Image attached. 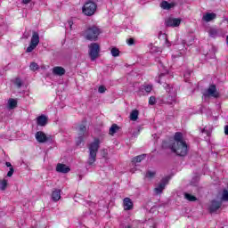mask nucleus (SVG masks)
Returning a JSON list of instances; mask_svg holds the SVG:
<instances>
[{
    "instance_id": "1",
    "label": "nucleus",
    "mask_w": 228,
    "mask_h": 228,
    "mask_svg": "<svg viewBox=\"0 0 228 228\" xmlns=\"http://www.w3.org/2000/svg\"><path fill=\"white\" fill-rule=\"evenodd\" d=\"M175 142L169 144V149L177 156H186L188 154V144L183 139V133L176 132L174 136Z\"/></svg>"
},
{
    "instance_id": "2",
    "label": "nucleus",
    "mask_w": 228,
    "mask_h": 228,
    "mask_svg": "<svg viewBox=\"0 0 228 228\" xmlns=\"http://www.w3.org/2000/svg\"><path fill=\"white\" fill-rule=\"evenodd\" d=\"M101 33L102 32L98 26L91 25L82 32V37L90 42H96V40L99 39V35H101Z\"/></svg>"
},
{
    "instance_id": "3",
    "label": "nucleus",
    "mask_w": 228,
    "mask_h": 228,
    "mask_svg": "<svg viewBox=\"0 0 228 228\" xmlns=\"http://www.w3.org/2000/svg\"><path fill=\"white\" fill-rule=\"evenodd\" d=\"M99 145L101 141L99 138H95L94 141L89 144V158L87 160L88 165H94L97 160V152L99 151Z\"/></svg>"
},
{
    "instance_id": "4",
    "label": "nucleus",
    "mask_w": 228,
    "mask_h": 228,
    "mask_svg": "<svg viewBox=\"0 0 228 228\" xmlns=\"http://www.w3.org/2000/svg\"><path fill=\"white\" fill-rule=\"evenodd\" d=\"M82 12L87 17H92V15H94L95 12H97V4L94 2L86 3L82 8Z\"/></svg>"
},
{
    "instance_id": "5",
    "label": "nucleus",
    "mask_w": 228,
    "mask_h": 228,
    "mask_svg": "<svg viewBox=\"0 0 228 228\" xmlns=\"http://www.w3.org/2000/svg\"><path fill=\"white\" fill-rule=\"evenodd\" d=\"M38 44H40V36L38 35V32H33L30 44L28 47H27L26 53H33V51L37 49Z\"/></svg>"
},
{
    "instance_id": "6",
    "label": "nucleus",
    "mask_w": 228,
    "mask_h": 228,
    "mask_svg": "<svg viewBox=\"0 0 228 228\" xmlns=\"http://www.w3.org/2000/svg\"><path fill=\"white\" fill-rule=\"evenodd\" d=\"M89 48V56L92 61H94L99 58V53L101 52V46L97 43H92L88 46Z\"/></svg>"
},
{
    "instance_id": "7",
    "label": "nucleus",
    "mask_w": 228,
    "mask_h": 228,
    "mask_svg": "<svg viewBox=\"0 0 228 228\" xmlns=\"http://www.w3.org/2000/svg\"><path fill=\"white\" fill-rule=\"evenodd\" d=\"M220 94L216 91V86L211 85L203 94L204 97H214L218 98Z\"/></svg>"
},
{
    "instance_id": "8",
    "label": "nucleus",
    "mask_w": 228,
    "mask_h": 228,
    "mask_svg": "<svg viewBox=\"0 0 228 228\" xmlns=\"http://www.w3.org/2000/svg\"><path fill=\"white\" fill-rule=\"evenodd\" d=\"M164 88L167 90V94H169V101H167L168 104H172L173 102H175V93L172 92V90H174L172 86L168 85L167 83H165Z\"/></svg>"
},
{
    "instance_id": "9",
    "label": "nucleus",
    "mask_w": 228,
    "mask_h": 228,
    "mask_svg": "<svg viewBox=\"0 0 228 228\" xmlns=\"http://www.w3.org/2000/svg\"><path fill=\"white\" fill-rule=\"evenodd\" d=\"M166 26H167L168 28H178V26H181V19L168 18L166 20Z\"/></svg>"
},
{
    "instance_id": "10",
    "label": "nucleus",
    "mask_w": 228,
    "mask_h": 228,
    "mask_svg": "<svg viewBox=\"0 0 228 228\" xmlns=\"http://www.w3.org/2000/svg\"><path fill=\"white\" fill-rule=\"evenodd\" d=\"M78 138L77 140V145L83 143V136L86 134V125H80L78 126Z\"/></svg>"
},
{
    "instance_id": "11",
    "label": "nucleus",
    "mask_w": 228,
    "mask_h": 228,
    "mask_svg": "<svg viewBox=\"0 0 228 228\" xmlns=\"http://www.w3.org/2000/svg\"><path fill=\"white\" fill-rule=\"evenodd\" d=\"M168 183V178H164L160 182V184H159L157 187L154 189V192L156 195H161L163 193V190H165V186H167Z\"/></svg>"
},
{
    "instance_id": "12",
    "label": "nucleus",
    "mask_w": 228,
    "mask_h": 228,
    "mask_svg": "<svg viewBox=\"0 0 228 228\" xmlns=\"http://www.w3.org/2000/svg\"><path fill=\"white\" fill-rule=\"evenodd\" d=\"M37 142L38 143H45L47 140H49V137H47V134L42 131H38L35 134Z\"/></svg>"
},
{
    "instance_id": "13",
    "label": "nucleus",
    "mask_w": 228,
    "mask_h": 228,
    "mask_svg": "<svg viewBox=\"0 0 228 228\" xmlns=\"http://www.w3.org/2000/svg\"><path fill=\"white\" fill-rule=\"evenodd\" d=\"M56 172H59L60 174H69V172H70V167L65 164L59 163L56 167Z\"/></svg>"
},
{
    "instance_id": "14",
    "label": "nucleus",
    "mask_w": 228,
    "mask_h": 228,
    "mask_svg": "<svg viewBox=\"0 0 228 228\" xmlns=\"http://www.w3.org/2000/svg\"><path fill=\"white\" fill-rule=\"evenodd\" d=\"M220 208H222V201L212 200L211 205L209 207V211L210 213H215L218 211Z\"/></svg>"
},
{
    "instance_id": "15",
    "label": "nucleus",
    "mask_w": 228,
    "mask_h": 228,
    "mask_svg": "<svg viewBox=\"0 0 228 228\" xmlns=\"http://www.w3.org/2000/svg\"><path fill=\"white\" fill-rule=\"evenodd\" d=\"M152 92V86L151 85H144L139 88L138 94L139 95H145L146 94H151Z\"/></svg>"
},
{
    "instance_id": "16",
    "label": "nucleus",
    "mask_w": 228,
    "mask_h": 228,
    "mask_svg": "<svg viewBox=\"0 0 228 228\" xmlns=\"http://www.w3.org/2000/svg\"><path fill=\"white\" fill-rule=\"evenodd\" d=\"M123 206L125 211H131V209H133V200H131L129 198H125L123 200Z\"/></svg>"
},
{
    "instance_id": "17",
    "label": "nucleus",
    "mask_w": 228,
    "mask_h": 228,
    "mask_svg": "<svg viewBox=\"0 0 228 228\" xmlns=\"http://www.w3.org/2000/svg\"><path fill=\"white\" fill-rule=\"evenodd\" d=\"M215 19H216V14L214 12H207L202 17V20H205V22H211V20H215Z\"/></svg>"
},
{
    "instance_id": "18",
    "label": "nucleus",
    "mask_w": 228,
    "mask_h": 228,
    "mask_svg": "<svg viewBox=\"0 0 228 228\" xmlns=\"http://www.w3.org/2000/svg\"><path fill=\"white\" fill-rule=\"evenodd\" d=\"M53 74H54V76H63L65 74V69L63 67L56 66L53 69Z\"/></svg>"
},
{
    "instance_id": "19",
    "label": "nucleus",
    "mask_w": 228,
    "mask_h": 228,
    "mask_svg": "<svg viewBox=\"0 0 228 228\" xmlns=\"http://www.w3.org/2000/svg\"><path fill=\"white\" fill-rule=\"evenodd\" d=\"M37 126L44 127V126H46V124H47V117H45L44 115L37 117Z\"/></svg>"
},
{
    "instance_id": "20",
    "label": "nucleus",
    "mask_w": 228,
    "mask_h": 228,
    "mask_svg": "<svg viewBox=\"0 0 228 228\" xmlns=\"http://www.w3.org/2000/svg\"><path fill=\"white\" fill-rule=\"evenodd\" d=\"M52 199L54 202H58L61 199V191L55 190L52 193Z\"/></svg>"
},
{
    "instance_id": "21",
    "label": "nucleus",
    "mask_w": 228,
    "mask_h": 228,
    "mask_svg": "<svg viewBox=\"0 0 228 228\" xmlns=\"http://www.w3.org/2000/svg\"><path fill=\"white\" fill-rule=\"evenodd\" d=\"M7 108L9 110H15L17 108V100L11 98L8 100Z\"/></svg>"
},
{
    "instance_id": "22",
    "label": "nucleus",
    "mask_w": 228,
    "mask_h": 228,
    "mask_svg": "<svg viewBox=\"0 0 228 228\" xmlns=\"http://www.w3.org/2000/svg\"><path fill=\"white\" fill-rule=\"evenodd\" d=\"M143 159H145V155H139L133 159L132 163H141Z\"/></svg>"
},
{
    "instance_id": "23",
    "label": "nucleus",
    "mask_w": 228,
    "mask_h": 228,
    "mask_svg": "<svg viewBox=\"0 0 228 228\" xmlns=\"http://www.w3.org/2000/svg\"><path fill=\"white\" fill-rule=\"evenodd\" d=\"M138 115H139L138 110H133L130 114V120H133L134 122L138 120Z\"/></svg>"
},
{
    "instance_id": "24",
    "label": "nucleus",
    "mask_w": 228,
    "mask_h": 228,
    "mask_svg": "<svg viewBox=\"0 0 228 228\" xmlns=\"http://www.w3.org/2000/svg\"><path fill=\"white\" fill-rule=\"evenodd\" d=\"M161 8H163V10H170V8H172L173 4H169L167 1H164L160 4Z\"/></svg>"
},
{
    "instance_id": "25",
    "label": "nucleus",
    "mask_w": 228,
    "mask_h": 228,
    "mask_svg": "<svg viewBox=\"0 0 228 228\" xmlns=\"http://www.w3.org/2000/svg\"><path fill=\"white\" fill-rule=\"evenodd\" d=\"M8 186V180L4 179L0 181V190H2L3 191H4V190H6Z\"/></svg>"
},
{
    "instance_id": "26",
    "label": "nucleus",
    "mask_w": 228,
    "mask_h": 228,
    "mask_svg": "<svg viewBox=\"0 0 228 228\" xmlns=\"http://www.w3.org/2000/svg\"><path fill=\"white\" fill-rule=\"evenodd\" d=\"M117 131H118V126H117V124H114L110 128L109 134H111V136H113V134H115V133H117Z\"/></svg>"
},
{
    "instance_id": "27",
    "label": "nucleus",
    "mask_w": 228,
    "mask_h": 228,
    "mask_svg": "<svg viewBox=\"0 0 228 228\" xmlns=\"http://www.w3.org/2000/svg\"><path fill=\"white\" fill-rule=\"evenodd\" d=\"M110 53H111V55H112L114 58H117L118 56H120V50H118L117 47H113V48L110 50Z\"/></svg>"
},
{
    "instance_id": "28",
    "label": "nucleus",
    "mask_w": 228,
    "mask_h": 228,
    "mask_svg": "<svg viewBox=\"0 0 228 228\" xmlns=\"http://www.w3.org/2000/svg\"><path fill=\"white\" fill-rule=\"evenodd\" d=\"M184 198L190 202H195V200H197V198L195 196L189 193H185Z\"/></svg>"
},
{
    "instance_id": "29",
    "label": "nucleus",
    "mask_w": 228,
    "mask_h": 228,
    "mask_svg": "<svg viewBox=\"0 0 228 228\" xmlns=\"http://www.w3.org/2000/svg\"><path fill=\"white\" fill-rule=\"evenodd\" d=\"M209 37H212V38H215L218 35V29L216 28H210L208 31Z\"/></svg>"
},
{
    "instance_id": "30",
    "label": "nucleus",
    "mask_w": 228,
    "mask_h": 228,
    "mask_svg": "<svg viewBox=\"0 0 228 228\" xmlns=\"http://www.w3.org/2000/svg\"><path fill=\"white\" fill-rule=\"evenodd\" d=\"M155 175H156V172L147 171L145 177H146V179H154Z\"/></svg>"
},
{
    "instance_id": "31",
    "label": "nucleus",
    "mask_w": 228,
    "mask_h": 228,
    "mask_svg": "<svg viewBox=\"0 0 228 228\" xmlns=\"http://www.w3.org/2000/svg\"><path fill=\"white\" fill-rule=\"evenodd\" d=\"M221 200H223L224 202H228V191L227 190L223 191Z\"/></svg>"
},
{
    "instance_id": "32",
    "label": "nucleus",
    "mask_w": 228,
    "mask_h": 228,
    "mask_svg": "<svg viewBox=\"0 0 228 228\" xmlns=\"http://www.w3.org/2000/svg\"><path fill=\"white\" fill-rule=\"evenodd\" d=\"M167 77H168V74H160L159 76L158 83H159L160 85H163V80L167 79Z\"/></svg>"
},
{
    "instance_id": "33",
    "label": "nucleus",
    "mask_w": 228,
    "mask_h": 228,
    "mask_svg": "<svg viewBox=\"0 0 228 228\" xmlns=\"http://www.w3.org/2000/svg\"><path fill=\"white\" fill-rule=\"evenodd\" d=\"M14 85H16L18 88H20V86H22V80L19 77L15 78Z\"/></svg>"
},
{
    "instance_id": "34",
    "label": "nucleus",
    "mask_w": 228,
    "mask_h": 228,
    "mask_svg": "<svg viewBox=\"0 0 228 228\" xmlns=\"http://www.w3.org/2000/svg\"><path fill=\"white\" fill-rule=\"evenodd\" d=\"M29 68L30 70H38V64L37 62H31Z\"/></svg>"
},
{
    "instance_id": "35",
    "label": "nucleus",
    "mask_w": 228,
    "mask_h": 228,
    "mask_svg": "<svg viewBox=\"0 0 228 228\" xmlns=\"http://www.w3.org/2000/svg\"><path fill=\"white\" fill-rule=\"evenodd\" d=\"M149 104L151 106H154V104H156V97L151 96L150 99H149Z\"/></svg>"
},
{
    "instance_id": "36",
    "label": "nucleus",
    "mask_w": 228,
    "mask_h": 228,
    "mask_svg": "<svg viewBox=\"0 0 228 228\" xmlns=\"http://www.w3.org/2000/svg\"><path fill=\"white\" fill-rule=\"evenodd\" d=\"M201 133L207 134V136H211V131H210V130H208L207 127L201 129Z\"/></svg>"
},
{
    "instance_id": "37",
    "label": "nucleus",
    "mask_w": 228,
    "mask_h": 228,
    "mask_svg": "<svg viewBox=\"0 0 228 228\" xmlns=\"http://www.w3.org/2000/svg\"><path fill=\"white\" fill-rule=\"evenodd\" d=\"M98 92H99V94H104V92H106V87L104 86H101L98 88Z\"/></svg>"
},
{
    "instance_id": "38",
    "label": "nucleus",
    "mask_w": 228,
    "mask_h": 228,
    "mask_svg": "<svg viewBox=\"0 0 228 228\" xmlns=\"http://www.w3.org/2000/svg\"><path fill=\"white\" fill-rule=\"evenodd\" d=\"M13 172H14L13 167H10V170L7 173V177H12V175H13Z\"/></svg>"
},
{
    "instance_id": "39",
    "label": "nucleus",
    "mask_w": 228,
    "mask_h": 228,
    "mask_svg": "<svg viewBox=\"0 0 228 228\" xmlns=\"http://www.w3.org/2000/svg\"><path fill=\"white\" fill-rule=\"evenodd\" d=\"M126 43L128 45H134V39L129 38L126 40Z\"/></svg>"
},
{
    "instance_id": "40",
    "label": "nucleus",
    "mask_w": 228,
    "mask_h": 228,
    "mask_svg": "<svg viewBox=\"0 0 228 228\" xmlns=\"http://www.w3.org/2000/svg\"><path fill=\"white\" fill-rule=\"evenodd\" d=\"M23 4H29L31 3V0H22Z\"/></svg>"
},
{
    "instance_id": "41",
    "label": "nucleus",
    "mask_w": 228,
    "mask_h": 228,
    "mask_svg": "<svg viewBox=\"0 0 228 228\" xmlns=\"http://www.w3.org/2000/svg\"><path fill=\"white\" fill-rule=\"evenodd\" d=\"M121 228H132L129 224H121Z\"/></svg>"
},
{
    "instance_id": "42",
    "label": "nucleus",
    "mask_w": 228,
    "mask_h": 228,
    "mask_svg": "<svg viewBox=\"0 0 228 228\" xmlns=\"http://www.w3.org/2000/svg\"><path fill=\"white\" fill-rule=\"evenodd\" d=\"M5 166L10 167V168H13V167H12V163H10V162H6Z\"/></svg>"
},
{
    "instance_id": "43",
    "label": "nucleus",
    "mask_w": 228,
    "mask_h": 228,
    "mask_svg": "<svg viewBox=\"0 0 228 228\" xmlns=\"http://www.w3.org/2000/svg\"><path fill=\"white\" fill-rule=\"evenodd\" d=\"M68 24H69L70 29H72V24H74V22H72V20H69V21H68Z\"/></svg>"
},
{
    "instance_id": "44",
    "label": "nucleus",
    "mask_w": 228,
    "mask_h": 228,
    "mask_svg": "<svg viewBox=\"0 0 228 228\" xmlns=\"http://www.w3.org/2000/svg\"><path fill=\"white\" fill-rule=\"evenodd\" d=\"M224 133H225V134L228 135V126H224Z\"/></svg>"
},
{
    "instance_id": "45",
    "label": "nucleus",
    "mask_w": 228,
    "mask_h": 228,
    "mask_svg": "<svg viewBox=\"0 0 228 228\" xmlns=\"http://www.w3.org/2000/svg\"><path fill=\"white\" fill-rule=\"evenodd\" d=\"M166 45H167V47H170V42H168V40H166Z\"/></svg>"
},
{
    "instance_id": "46",
    "label": "nucleus",
    "mask_w": 228,
    "mask_h": 228,
    "mask_svg": "<svg viewBox=\"0 0 228 228\" xmlns=\"http://www.w3.org/2000/svg\"><path fill=\"white\" fill-rule=\"evenodd\" d=\"M162 147H167V145L165 144V142H163Z\"/></svg>"
},
{
    "instance_id": "47",
    "label": "nucleus",
    "mask_w": 228,
    "mask_h": 228,
    "mask_svg": "<svg viewBox=\"0 0 228 228\" xmlns=\"http://www.w3.org/2000/svg\"><path fill=\"white\" fill-rule=\"evenodd\" d=\"M226 42H227V44H228V36H227V37H226Z\"/></svg>"
}]
</instances>
